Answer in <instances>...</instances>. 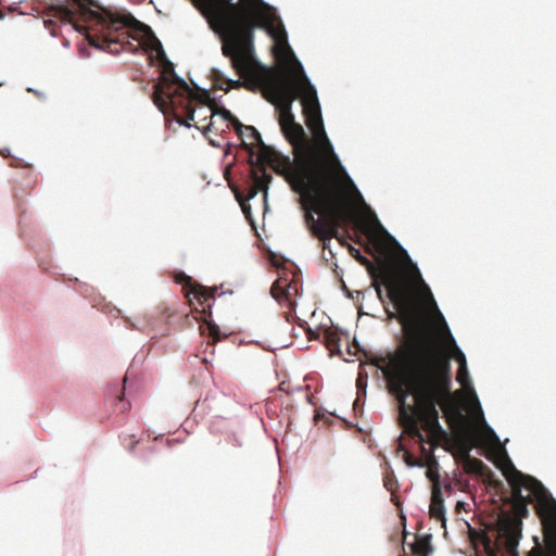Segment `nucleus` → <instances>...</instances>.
Returning a JSON list of instances; mask_svg holds the SVG:
<instances>
[{"instance_id": "obj_1", "label": "nucleus", "mask_w": 556, "mask_h": 556, "mask_svg": "<svg viewBox=\"0 0 556 556\" xmlns=\"http://www.w3.org/2000/svg\"><path fill=\"white\" fill-rule=\"evenodd\" d=\"M389 391L397 405L401 425H407L413 440L431 458L432 446L418 427L427 419L434 428L444 431L439 422V409L451 414L454 407L452 394L451 362L429 340L418 338L401 358L391 355L389 361Z\"/></svg>"}, {"instance_id": "obj_2", "label": "nucleus", "mask_w": 556, "mask_h": 556, "mask_svg": "<svg viewBox=\"0 0 556 556\" xmlns=\"http://www.w3.org/2000/svg\"><path fill=\"white\" fill-rule=\"evenodd\" d=\"M144 51L149 54L151 62L154 59L164 67V71L172 75L168 81L167 90L163 96L154 97V104L164 116L173 115L174 121L184 127L191 128L190 121L194 119L193 102L195 92L188 83L179 76L173 62L167 58L161 40L155 36L151 28L144 41Z\"/></svg>"}, {"instance_id": "obj_3", "label": "nucleus", "mask_w": 556, "mask_h": 556, "mask_svg": "<svg viewBox=\"0 0 556 556\" xmlns=\"http://www.w3.org/2000/svg\"><path fill=\"white\" fill-rule=\"evenodd\" d=\"M298 67L302 75V86L301 93L303 96L302 106L303 113L306 118V125L315 136L316 140H318L321 147L325 150V153L329 156L333 166L337 167L339 172V182L340 187L346 193H350L351 199L357 206L364 207L367 210L372 218V220L380 225L377 215L367 205L365 199L357 188L355 181L349 174L346 167L342 164L339 155L337 154L334 147L330 139L327 136L325 130L324 121L321 116V109L317 96L316 86L312 83L309 77L306 75L303 64L298 61Z\"/></svg>"}, {"instance_id": "obj_4", "label": "nucleus", "mask_w": 556, "mask_h": 556, "mask_svg": "<svg viewBox=\"0 0 556 556\" xmlns=\"http://www.w3.org/2000/svg\"><path fill=\"white\" fill-rule=\"evenodd\" d=\"M304 190L307 193H315L320 201L323 208L327 210L328 216H321V208L304 207V220L312 235L321 241L323 249H330L332 237H337L339 226L344 219V212L337 203L338 193L331 190L326 184V174L321 173L315 177L308 173L304 182Z\"/></svg>"}, {"instance_id": "obj_5", "label": "nucleus", "mask_w": 556, "mask_h": 556, "mask_svg": "<svg viewBox=\"0 0 556 556\" xmlns=\"http://www.w3.org/2000/svg\"><path fill=\"white\" fill-rule=\"evenodd\" d=\"M264 96L275 105L279 127L285 138L294 150L306 153L309 144L308 137L292 112L293 102L299 96L295 85L286 80L268 81Z\"/></svg>"}, {"instance_id": "obj_6", "label": "nucleus", "mask_w": 556, "mask_h": 556, "mask_svg": "<svg viewBox=\"0 0 556 556\" xmlns=\"http://www.w3.org/2000/svg\"><path fill=\"white\" fill-rule=\"evenodd\" d=\"M72 1L76 5L75 8L62 0H51L49 7L51 8V10L55 12V14L68 20L71 24L72 18L76 15H79L84 20L96 21L98 24H100V26L102 27L101 37L103 39V42H101L100 38L90 34V29L88 26L78 23L74 24V29L80 35L85 36L86 40L91 47L98 50H104L105 45L114 42L113 39L109 38V34H106L110 33L112 28H115L116 24L115 18L110 13H99L96 10L99 8V4L96 0Z\"/></svg>"}, {"instance_id": "obj_7", "label": "nucleus", "mask_w": 556, "mask_h": 556, "mask_svg": "<svg viewBox=\"0 0 556 556\" xmlns=\"http://www.w3.org/2000/svg\"><path fill=\"white\" fill-rule=\"evenodd\" d=\"M507 482L517 497L536 502L547 513L556 510V500L552 493L534 477L525 475L513 465L505 472Z\"/></svg>"}, {"instance_id": "obj_8", "label": "nucleus", "mask_w": 556, "mask_h": 556, "mask_svg": "<svg viewBox=\"0 0 556 556\" xmlns=\"http://www.w3.org/2000/svg\"><path fill=\"white\" fill-rule=\"evenodd\" d=\"M397 244L400 245L404 263H406L413 267L414 276H416V278L422 285V288L426 292V300L442 327V332H443V336L445 337V341H446V349L448 350L450 354L454 357L455 362L458 364V367H462L463 369H465V367H467L466 354L460 349L455 337L453 336V333L447 325V321H446L444 315L442 314V312L440 311L438 303H437L429 286L424 281L417 263H415L412 260V257L408 254L406 249H404L399 242H397Z\"/></svg>"}, {"instance_id": "obj_9", "label": "nucleus", "mask_w": 556, "mask_h": 556, "mask_svg": "<svg viewBox=\"0 0 556 556\" xmlns=\"http://www.w3.org/2000/svg\"><path fill=\"white\" fill-rule=\"evenodd\" d=\"M236 132L241 140L242 156L249 163V173L254 170H266V163L269 162V147L263 141L261 134L253 126H245L236 121Z\"/></svg>"}, {"instance_id": "obj_10", "label": "nucleus", "mask_w": 556, "mask_h": 556, "mask_svg": "<svg viewBox=\"0 0 556 556\" xmlns=\"http://www.w3.org/2000/svg\"><path fill=\"white\" fill-rule=\"evenodd\" d=\"M520 539V523L505 521L483 540V547L486 556H519L517 548Z\"/></svg>"}, {"instance_id": "obj_11", "label": "nucleus", "mask_w": 556, "mask_h": 556, "mask_svg": "<svg viewBox=\"0 0 556 556\" xmlns=\"http://www.w3.org/2000/svg\"><path fill=\"white\" fill-rule=\"evenodd\" d=\"M377 298L383 302L387 296L397 309L403 311L405 323L417 327L416 314L410 308L404 291L402 292L394 279L387 273L382 274L381 281L374 283Z\"/></svg>"}, {"instance_id": "obj_12", "label": "nucleus", "mask_w": 556, "mask_h": 556, "mask_svg": "<svg viewBox=\"0 0 556 556\" xmlns=\"http://www.w3.org/2000/svg\"><path fill=\"white\" fill-rule=\"evenodd\" d=\"M270 180L271 175L267 170H254L249 173V181L244 191L238 187H231L236 200L240 203L247 217L251 216V205L248 202L254 199L260 191L263 192L264 202H267Z\"/></svg>"}, {"instance_id": "obj_13", "label": "nucleus", "mask_w": 556, "mask_h": 556, "mask_svg": "<svg viewBox=\"0 0 556 556\" xmlns=\"http://www.w3.org/2000/svg\"><path fill=\"white\" fill-rule=\"evenodd\" d=\"M175 281L184 286L188 296L192 294L194 299L199 300L200 302L206 301L208 299H215V290L210 291L204 286L195 282L192 277L187 275L185 271L176 273Z\"/></svg>"}, {"instance_id": "obj_14", "label": "nucleus", "mask_w": 556, "mask_h": 556, "mask_svg": "<svg viewBox=\"0 0 556 556\" xmlns=\"http://www.w3.org/2000/svg\"><path fill=\"white\" fill-rule=\"evenodd\" d=\"M292 283L287 279H277L271 288L270 294L279 304L287 305L290 309L295 311L296 302L291 300Z\"/></svg>"}, {"instance_id": "obj_15", "label": "nucleus", "mask_w": 556, "mask_h": 556, "mask_svg": "<svg viewBox=\"0 0 556 556\" xmlns=\"http://www.w3.org/2000/svg\"><path fill=\"white\" fill-rule=\"evenodd\" d=\"M430 515L432 518L442 522V526L446 525V510L444 506V500L442 494L441 485H435L431 493V503L429 506Z\"/></svg>"}, {"instance_id": "obj_16", "label": "nucleus", "mask_w": 556, "mask_h": 556, "mask_svg": "<svg viewBox=\"0 0 556 556\" xmlns=\"http://www.w3.org/2000/svg\"><path fill=\"white\" fill-rule=\"evenodd\" d=\"M456 381L467 391L469 399L472 401L473 406H477L481 410V402L472 384L468 366L463 369L458 367Z\"/></svg>"}, {"instance_id": "obj_17", "label": "nucleus", "mask_w": 556, "mask_h": 556, "mask_svg": "<svg viewBox=\"0 0 556 556\" xmlns=\"http://www.w3.org/2000/svg\"><path fill=\"white\" fill-rule=\"evenodd\" d=\"M211 76L217 81V88L228 91L230 88H240L243 83L240 79H233L228 76L217 66L211 68Z\"/></svg>"}, {"instance_id": "obj_18", "label": "nucleus", "mask_w": 556, "mask_h": 556, "mask_svg": "<svg viewBox=\"0 0 556 556\" xmlns=\"http://www.w3.org/2000/svg\"><path fill=\"white\" fill-rule=\"evenodd\" d=\"M431 534H427L419 542L406 543L410 552L415 555L429 556L433 552V547L430 543Z\"/></svg>"}, {"instance_id": "obj_19", "label": "nucleus", "mask_w": 556, "mask_h": 556, "mask_svg": "<svg viewBox=\"0 0 556 556\" xmlns=\"http://www.w3.org/2000/svg\"><path fill=\"white\" fill-rule=\"evenodd\" d=\"M219 117L223 122H227L236 129V121H239L228 109L225 106L219 108L212 116V118Z\"/></svg>"}, {"instance_id": "obj_20", "label": "nucleus", "mask_w": 556, "mask_h": 556, "mask_svg": "<svg viewBox=\"0 0 556 556\" xmlns=\"http://www.w3.org/2000/svg\"><path fill=\"white\" fill-rule=\"evenodd\" d=\"M431 462L433 464L431 466H428L427 471H426V477L428 478L429 481L432 482V490H433L435 485H441V484H440V475H439L438 463L434 459H431Z\"/></svg>"}, {"instance_id": "obj_21", "label": "nucleus", "mask_w": 556, "mask_h": 556, "mask_svg": "<svg viewBox=\"0 0 556 556\" xmlns=\"http://www.w3.org/2000/svg\"><path fill=\"white\" fill-rule=\"evenodd\" d=\"M478 410V414H479V419H480V422L482 425V427L485 429V431L488 432L489 437L496 441V442H500V437L498 434L496 433V431L488 424L485 417H484V413H483V408L481 407V410L475 406Z\"/></svg>"}, {"instance_id": "obj_22", "label": "nucleus", "mask_w": 556, "mask_h": 556, "mask_svg": "<svg viewBox=\"0 0 556 556\" xmlns=\"http://www.w3.org/2000/svg\"><path fill=\"white\" fill-rule=\"evenodd\" d=\"M478 410V414H479V419H480V422L482 425V427L485 429V431L488 432L489 437L496 441V442H500V437L498 434L496 433V431L488 424L485 417H484V413H483V408L481 407V410L475 406Z\"/></svg>"}, {"instance_id": "obj_23", "label": "nucleus", "mask_w": 556, "mask_h": 556, "mask_svg": "<svg viewBox=\"0 0 556 556\" xmlns=\"http://www.w3.org/2000/svg\"><path fill=\"white\" fill-rule=\"evenodd\" d=\"M367 375H363V374H359L358 375V378H357V381H356V386H357V389H358V394H357V399L355 400V404H358L361 403L362 401V397L366 395V388H367Z\"/></svg>"}, {"instance_id": "obj_24", "label": "nucleus", "mask_w": 556, "mask_h": 556, "mask_svg": "<svg viewBox=\"0 0 556 556\" xmlns=\"http://www.w3.org/2000/svg\"><path fill=\"white\" fill-rule=\"evenodd\" d=\"M405 463L408 467L412 468H424L428 466L425 460L415 458V456L412 455L410 453L405 454Z\"/></svg>"}, {"instance_id": "obj_25", "label": "nucleus", "mask_w": 556, "mask_h": 556, "mask_svg": "<svg viewBox=\"0 0 556 556\" xmlns=\"http://www.w3.org/2000/svg\"><path fill=\"white\" fill-rule=\"evenodd\" d=\"M328 350L330 351L331 355H333V354L341 355V353H342L341 349H340V344L336 339H331L329 341Z\"/></svg>"}, {"instance_id": "obj_26", "label": "nucleus", "mask_w": 556, "mask_h": 556, "mask_svg": "<svg viewBox=\"0 0 556 556\" xmlns=\"http://www.w3.org/2000/svg\"><path fill=\"white\" fill-rule=\"evenodd\" d=\"M352 255L355 260H357L361 264L367 265L369 264V261L366 256L362 254V252L358 249L352 248Z\"/></svg>"}, {"instance_id": "obj_27", "label": "nucleus", "mask_w": 556, "mask_h": 556, "mask_svg": "<svg viewBox=\"0 0 556 556\" xmlns=\"http://www.w3.org/2000/svg\"><path fill=\"white\" fill-rule=\"evenodd\" d=\"M457 482L456 481H453V480H445L444 481V491L448 494V495H452L453 492H454V488H455V484Z\"/></svg>"}, {"instance_id": "obj_28", "label": "nucleus", "mask_w": 556, "mask_h": 556, "mask_svg": "<svg viewBox=\"0 0 556 556\" xmlns=\"http://www.w3.org/2000/svg\"><path fill=\"white\" fill-rule=\"evenodd\" d=\"M229 443L233 446H238V447H241L243 445V442H242V439L237 435V434H232L230 438H229Z\"/></svg>"}, {"instance_id": "obj_29", "label": "nucleus", "mask_w": 556, "mask_h": 556, "mask_svg": "<svg viewBox=\"0 0 556 556\" xmlns=\"http://www.w3.org/2000/svg\"><path fill=\"white\" fill-rule=\"evenodd\" d=\"M208 331H210L211 337H213L214 339L218 338L219 328L217 325H215V324L208 325Z\"/></svg>"}, {"instance_id": "obj_30", "label": "nucleus", "mask_w": 556, "mask_h": 556, "mask_svg": "<svg viewBox=\"0 0 556 556\" xmlns=\"http://www.w3.org/2000/svg\"><path fill=\"white\" fill-rule=\"evenodd\" d=\"M27 91H28V92H33V93H34V94H36L39 99H45V98H46V96H45V93H43V92H41V91H39V90H37V89L33 88V87H27Z\"/></svg>"}, {"instance_id": "obj_31", "label": "nucleus", "mask_w": 556, "mask_h": 556, "mask_svg": "<svg viewBox=\"0 0 556 556\" xmlns=\"http://www.w3.org/2000/svg\"><path fill=\"white\" fill-rule=\"evenodd\" d=\"M130 407L128 403L124 401V394L119 397V409L127 410Z\"/></svg>"}, {"instance_id": "obj_32", "label": "nucleus", "mask_w": 556, "mask_h": 556, "mask_svg": "<svg viewBox=\"0 0 556 556\" xmlns=\"http://www.w3.org/2000/svg\"><path fill=\"white\" fill-rule=\"evenodd\" d=\"M467 505H468V503L463 500H457V502H456V507L458 510H462V509L466 510Z\"/></svg>"}, {"instance_id": "obj_33", "label": "nucleus", "mask_w": 556, "mask_h": 556, "mask_svg": "<svg viewBox=\"0 0 556 556\" xmlns=\"http://www.w3.org/2000/svg\"><path fill=\"white\" fill-rule=\"evenodd\" d=\"M353 345L354 348L357 350V351H365L363 346H361L359 342L357 341L356 338H354L353 340Z\"/></svg>"}, {"instance_id": "obj_34", "label": "nucleus", "mask_w": 556, "mask_h": 556, "mask_svg": "<svg viewBox=\"0 0 556 556\" xmlns=\"http://www.w3.org/2000/svg\"><path fill=\"white\" fill-rule=\"evenodd\" d=\"M210 143H211L213 147H220V146H222L220 141L215 140V139H210Z\"/></svg>"}, {"instance_id": "obj_35", "label": "nucleus", "mask_w": 556, "mask_h": 556, "mask_svg": "<svg viewBox=\"0 0 556 556\" xmlns=\"http://www.w3.org/2000/svg\"><path fill=\"white\" fill-rule=\"evenodd\" d=\"M212 127H213V123H211L207 126H205L204 129H203V135L206 136L207 131H210Z\"/></svg>"}, {"instance_id": "obj_36", "label": "nucleus", "mask_w": 556, "mask_h": 556, "mask_svg": "<svg viewBox=\"0 0 556 556\" xmlns=\"http://www.w3.org/2000/svg\"><path fill=\"white\" fill-rule=\"evenodd\" d=\"M62 45H63V47H64V48H70V46H71V41H70V39L64 38V40H63V43H62Z\"/></svg>"}, {"instance_id": "obj_37", "label": "nucleus", "mask_w": 556, "mask_h": 556, "mask_svg": "<svg viewBox=\"0 0 556 556\" xmlns=\"http://www.w3.org/2000/svg\"><path fill=\"white\" fill-rule=\"evenodd\" d=\"M0 154L1 155H10V150L8 148L5 149H0Z\"/></svg>"}, {"instance_id": "obj_38", "label": "nucleus", "mask_w": 556, "mask_h": 556, "mask_svg": "<svg viewBox=\"0 0 556 556\" xmlns=\"http://www.w3.org/2000/svg\"><path fill=\"white\" fill-rule=\"evenodd\" d=\"M79 52H80L83 55H87L88 50H87V48H85V47H80V48H79Z\"/></svg>"}, {"instance_id": "obj_39", "label": "nucleus", "mask_w": 556, "mask_h": 556, "mask_svg": "<svg viewBox=\"0 0 556 556\" xmlns=\"http://www.w3.org/2000/svg\"><path fill=\"white\" fill-rule=\"evenodd\" d=\"M535 556H553L552 553L539 552Z\"/></svg>"}, {"instance_id": "obj_40", "label": "nucleus", "mask_w": 556, "mask_h": 556, "mask_svg": "<svg viewBox=\"0 0 556 556\" xmlns=\"http://www.w3.org/2000/svg\"><path fill=\"white\" fill-rule=\"evenodd\" d=\"M226 146H227V149H226V152H225V153H226V154H228V153H229V150H230V149H231V147H232V144H231L230 142H227V143H226Z\"/></svg>"}, {"instance_id": "obj_41", "label": "nucleus", "mask_w": 556, "mask_h": 556, "mask_svg": "<svg viewBox=\"0 0 556 556\" xmlns=\"http://www.w3.org/2000/svg\"><path fill=\"white\" fill-rule=\"evenodd\" d=\"M328 254L331 256V257H334L336 253L332 251V249H328Z\"/></svg>"}, {"instance_id": "obj_42", "label": "nucleus", "mask_w": 556, "mask_h": 556, "mask_svg": "<svg viewBox=\"0 0 556 556\" xmlns=\"http://www.w3.org/2000/svg\"><path fill=\"white\" fill-rule=\"evenodd\" d=\"M384 483H386V486H387L388 489H391V485H390V484H391V481L387 480Z\"/></svg>"}, {"instance_id": "obj_43", "label": "nucleus", "mask_w": 556, "mask_h": 556, "mask_svg": "<svg viewBox=\"0 0 556 556\" xmlns=\"http://www.w3.org/2000/svg\"><path fill=\"white\" fill-rule=\"evenodd\" d=\"M328 257H329V254H324V258H325L326 262H329Z\"/></svg>"}, {"instance_id": "obj_44", "label": "nucleus", "mask_w": 556, "mask_h": 556, "mask_svg": "<svg viewBox=\"0 0 556 556\" xmlns=\"http://www.w3.org/2000/svg\"><path fill=\"white\" fill-rule=\"evenodd\" d=\"M328 257H329V254H324V258H325L326 262H329Z\"/></svg>"}, {"instance_id": "obj_45", "label": "nucleus", "mask_w": 556, "mask_h": 556, "mask_svg": "<svg viewBox=\"0 0 556 556\" xmlns=\"http://www.w3.org/2000/svg\"><path fill=\"white\" fill-rule=\"evenodd\" d=\"M50 35H51L52 37H56V36H58V35H56V31H54V30H52V31L50 33Z\"/></svg>"}]
</instances>
